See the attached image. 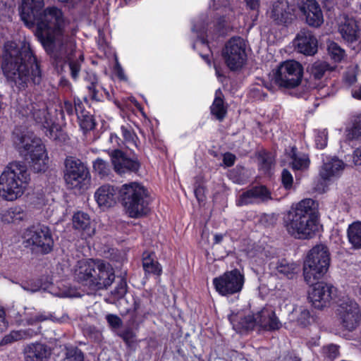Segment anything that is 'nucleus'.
Returning a JSON list of instances; mask_svg holds the SVG:
<instances>
[{
    "instance_id": "obj_7",
    "label": "nucleus",
    "mask_w": 361,
    "mask_h": 361,
    "mask_svg": "<svg viewBox=\"0 0 361 361\" xmlns=\"http://www.w3.org/2000/svg\"><path fill=\"white\" fill-rule=\"evenodd\" d=\"M13 142L19 154L27 161L35 173L44 172L48 168V156L40 138L14 131Z\"/></svg>"
},
{
    "instance_id": "obj_11",
    "label": "nucleus",
    "mask_w": 361,
    "mask_h": 361,
    "mask_svg": "<svg viewBox=\"0 0 361 361\" xmlns=\"http://www.w3.org/2000/svg\"><path fill=\"white\" fill-rule=\"evenodd\" d=\"M303 77V67L295 60L282 62L274 73V83L281 87L293 89L298 87Z\"/></svg>"
},
{
    "instance_id": "obj_59",
    "label": "nucleus",
    "mask_w": 361,
    "mask_h": 361,
    "mask_svg": "<svg viewBox=\"0 0 361 361\" xmlns=\"http://www.w3.org/2000/svg\"><path fill=\"white\" fill-rule=\"evenodd\" d=\"M116 75L120 80H126L127 78L121 66L117 62L114 67Z\"/></svg>"
},
{
    "instance_id": "obj_48",
    "label": "nucleus",
    "mask_w": 361,
    "mask_h": 361,
    "mask_svg": "<svg viewBox=\"0 0 361 361\" xmlns=\"http://www.w3.org/2000/svg\"><path fill=\"white\" fill-rule=\"evenodd\" d=\"M106 320L109 326V327L112 329H118L121 328L123 325V321L116 314H108L106 315Z\"/></svg>"
},
{
    "instance_id": "obj_46",
    "label": "nucleus",
    "mask_w": 361,
    "mask_h": 361,
    "mask_svg": "<svg viewBox=\"0 0 361 361\" xmlns=\"http://www.w3.org/2000/svg\"><path fill=\"white\" fill-rule=\"evenodd\" d=\"M281 183L287 191H290L293 188V177L287 169H283L281 171Z\"/></svg>"
},
{
    "instance_id": "obj_30",
    "label": "nucleus",
    "mask_w": 361,
    "mask_h": 361,
    "mask_svg": "<svg viewBox=\"0 0 361 361\" xmlns=\"http://www.w3.org/2000/svg\"><path fill=\"white\" fill-rule=\"evenodd\" d=\"M342 38L348 43H353L359 39V28L353 18H346L338 27Z\"/></svg>"
},
{
    "instance_id": "obj_45",
    "label": "nucleus",
    "mask_w": 361,
    "mask_h": 361,
    "mask_svg": "<svg viewBox=\"0 0 361 361\" xmlns=\"http://www.w3.org/2000/svg\"><path fill=\"white\" fill-rule=\"evenodd\" d=\"M128 288L126 278L125 276H121L117 282L115 288L112 291V294L118 298H122L126 295Z\"/></svg>"
},
{
    "instance_id": "obj_53",
    "label": "nucleus",
    "mask_w": 361,
    "mask_h": 361,
    "mask_svg": "<svg viewBox=\"0 0 361 361\" xmlns=\"http://www.w3.org/2000/svg\"><path fill=\"white\" fill-rule=\"evenodd\" d=\"M279 361H301V358L294 350H290L279 358Z\"/></svg>"
},
{
    "instance_id": "obj_31",
    "label": "nucleus",
    "mask_w": 361,
    "mask_h": 361,
    "mask_svg": "<svg viewBox=\"0 0 361 361\" xmlns=\"http://www.w3.org/2000/svg\"><path fill=\"white\" fill-rule=\"evenodd\" d=\"M142 268L146 274L160 276L162 274V267L157 260L154 252L144 251L142 253Z\"/></svg>"
},
{
    "instance_id": "obj_14",
    "label": "nucleus",
    "mask_w": 361,
    "mask_h": 361,
    "mask_svg": "<svg viewBox=\"0 0 361 361\" xmlns=\"http://www.w3.org/2000/svg\"><path fill=\"white\" fill-rule=\"evenodd\" d=\"M114 171L123 176L126 174H138L141 169V161L137 154L132 153L128 155L120 149H114L109 152Z\"/></svg>"
},
{
    "instance_id": "obj_1",
    "label": "nucleus",
    "mask_w": 361,
    "mask_h": 361,
    "mask_svg": "<svg viewBox=\"0 0 361 361\" xmlns=\"http://www.w3.org/2000/svg\"><path fill=\"white\" fill-rule=\"evenodd\" d=\"M1 68L8 84L18 92L40 85L43 80L41 62L34 51L13 41L4 44Z\"/></svg>"
},
{
    "instance_id": "obj_44",
    "label": "nucleus",
    "mask_w": 361,
    "mask_h": 361,
    "mask_svg": "<svg viewBox=\"0 0 361 361\" xmlns=\"http://www.w3.org/2000/svg\"><path fill=\"white\" fill-rule=\"evenodd\" d=\"M64 361H84V353L78 347L66 348Z\"/></svg>"
},
{
    "instance_id": "obj_60",
    "label": "nucleus",
    "mask_w": 361,
    "mask_h": 361,
    "mask_svg": "<svg viewBox=\"0 0 361 361\" xmlns=\"http://www.w3.org/2000/svg\"><path fill=\"white\" fill-rule=\"evenodd\" d=\"M109 141L111 143L116 145L118 147H121L123 145H125L123 140H121L116 133H111Z\"/></svg>"
},
{
    "instance_id": "obj_8",
    "label": "nucleus",
    "mask_w": 361,
    "mask_h": 361,
    "mask_svg": "<svg viewBox=\"0 0 361 361\" xmlns=\"http://www.w3.org/2000/svg\"><path fill=\"white\" fill-rule=\"evenodd\" d=\"M126 214L130 218L146 216L149 211L150 195L142 183L133 181L120 187V202Z\"/></svg>"
},
{
    "instance_id": "obj_61",
    "label": "nucleus",
    "mask_w": 361,
    "mask_h": 361,
    "mask_svg": "<svg viewBox=\"0 0 361 361\" xmlns=\"http://www.w3.org/2000/svg\"><path fill=\"white\" fill-rule=\"evenodd\" d=\"M315 142H316L317 148L321 149H324L327 145V138L324 137L323 139L322 137L320 135H318L316 137Z\"/></svg>"
},
{
    "instance_id": "obj_12",
    "label": "nucleus",
    "mask_w": 361,
    "mask_h": 361,
    "mask_svg": "<svg viewBox=\"0 0 361 361\" xmlns=\"http://www.w3.org/2000/svg\"><path fill=\"white\" fill-rule=\"evenodd\" d=\"M25 238L33 251L47 255L53 250L54 242L51 229L47 226L38 224L27 228Z\"/></svg>"
},
{
    "instance_id": "obj_18",
    "label": "nucleus",
    "mask_w": 361,
    "mask_h": 361,
    "mask_svg": "<svg viewBox=\"0 0 361 361\" xmlns=\"http://www.w3.org/2000/svg\"><path fill=\"white\" fill-rule=\"evenodd\" d=\"M295 50L305 56H314L318 51V40L313 32L307 29H301L293 40Z\"/></svg>"
},
{
    "instance_id": "obj_49",
    "label": "nucleus",
    "mask_w": 361,
    "mask_h": 361,
    "mask_svg": "<svg viewBox=\"0 0 361 361\" xmlns=\"http://www.w3.org/2000/svg\"><path fill=\"white\" fill-rule=\"evenodd\" d=\"M244 326L247 329H253L255 326H259L258 312L256 314H248L245 316L243 322Z\"/></svg>"
},
{
    "instance_id": "obj_15",
    "label": "nucleus",
    "mask_w": 361,
    "mask_h": 361,
    "mask_svg": "<svg viewBox=\"0 0 361 361\" xmlns=\"http://www.w3.org/2000/svg\"><path fill=\"white\" fill-rule=\"evenodd\" d=\"M226 66L231 71L243 67L247 60L245 44L240 37H233L226 44L222 51Z\"/></svg>"
},
{
    "instance_id": "obj_47",
    "label": "nucleus",
    "mask_w": 361,
    "mask_h": 361,
    "mask_svg": "<svg viewBox=\"0 0 361 361\" xmlns=\"http://www.w3.org/2000/svg\"><path fill=\"white\" fill-rule=\"evenodd\" d=\"M323 353L326 357L334 360L339 356V346L335 344H329L324 346Z\"/></svg>"
},
{
    "instance_id": "obj_56",
    "label": "nucleus",
    "mask_w": 361,
    "mask_h": 361,
    "mask_svg": "<svg viewBox=\"0 0 361 361\" xmlns=\"http://www.w3.org/2000/svg\"><path fill=\"white\" fill-rule=\"evenodd\" d=\"M27 284L28 286H30V287L23 286V288L25 290H30L32 292H36V291L39 290L41 289L42 285L41 281H39V280H37L36 281H33L27 282Z\"/></svg>"
},
{
    "instance_id": "obj_25",
    "label": "nucleus",
    "mask_w": 361,
    "mask_h": 361,
    "mask_svg": "<svg viewBox=\"0 0 361 361\" xmlns=\"http://www.w3.org/2000/svg\"><path fill=\"white\" fill-rule=\"evenodd\" d=\"M73 226L75 230L81 232L82 238H90L95 233V228L92 226L89 214L84 212L78 211L73 214Z\"/></svg>"
},
{
    "instance_id": "obj_39",
    "label": "nucleus",
    "mask_w": 361,
    "mask_h": 361,
    "mask_svg": "<svg viewBox=\"0 0 361 361\" xmlns=\"http://www.w3.org/2000/svg\"><path fill=\"white\" fill-rule=\"evenodd\" d=\"M117 335L123 340L127 348H131L136 342V333L130 326L126 327Z\"/></svg>"
},
{
    "instance_id": "obj_40",
    "label": "nucleus",
    "mask_w": 361,
    "mask_h": 361,
    "mask_svg": "<svg viewBox=\"0 0 361 361\" xmlns=\"http://www.w3.org/2000/svg\"><path fill=\"white\" fill-rule=\"evenodd\" d=\"M259 169L266 172L269 171L273 164V158L271 153L267 150H262L257 154Z\"/></svg>"
},
{
    "instance_id": "obj_50",
    "label": "nucleus",
    "mask_w": 361,
    "mask_h": 361,
    "mask_svg": "<svg viewBox=\"0 0 361 361\" xmlns=\"http://www.w3.org/2000/svg\"><path fill=\"white\" fill-rule=\"evenodd\" d=\"M21 338V334L18 331H12L9 334L6 335L1 343L3 344H8L13 343V341H18Z\"/></svg>"
},
{
    "instance_id": "obj_10",
    "label": "nucleus",
    "mask_w": 361,
    "mask_h": 361,
    "mask_svg": "<svg viewBox=\"0 0 361 361\" xmlns=\"http://www.w3.org/2000/svg\"><path fill=\"white\" fill-rule=\"evenodd\" d=\"M64 180L69 189L79 191L88 188L91 176L86 164L74 156H67L64 160Z\"/></svg>"
},
{
    "instance_id": "obj_24",
    "label": "nucleus",
    "mask_w": 361,
    "mask_h": 361,
    "mask_svg": "<svg viewBox=\"0 0 361 361\" xmlns=\"http://www.w3.org/2000/svg\"><path fill=\"white\" fill-rule=\"evenodd\" d=\"M87 82V89L90 99L95 102H104V99L112 100L110 92L102 87L98 82L95 74L87 73L85 78Z\"/></svg>"
},
{
    "instance_id": "obj_32",
    "label": "nucleus",
    "mask_w": 361,
    "mask_h": 361,
    "mask_svg": "<svg viewBox=\"0 0 361 361\" xmlns=\"http://www.w3.org/2000/svg\"><path fill=\"white\" fill-rule=\"evenodd\" d=\"M345 164L337 157L324 163L319 171V176L324 180H329L332 176L338 175L344 169Z\"/></svg>"
},
{
    "instance_id": "obj_16",
    "label": "nucleus",
    "mask_w": 361,
    "mask_h": 361,
    "mask_svg": "<svg viewBox=\"0 0 361 361\" xmlns=\"http://www.w3.org/2000/svg\"><path fill=\"white\" fill-rule=\"evenodd\" d=\"M44 6V0H22L19 6L20 16L27 27L37 26L42 15Z\"/></svg>"
},
{
    "instance_id": "obj_62",
    "label": "nucleus",
    "mask_w": 361,
    "mask_h": 361,
    "mask_svg": "<svg viewBox=\"0 0 361 361\" xmlns=\"http://www.w3.org/2000/svg\"><path fill=\"white\" fill-rule=\"evenodd\" d=\"M247 6L252 11L257 10L259 6L258 0H245Z\"/></svg>"
},
{
    "instance_id": "obj_23",
    "label": "nucleus",
    "mask_w": 361,
    "mask_h": 361,
    "mask_svg": "<svg viewBox=\"0 0 361 361\" xmlns=\"http://www.w3.org/2000/svg\"><path fill=\"white\" fill-rule=\"evenodd\" d=\"M286 157L291 161L289 166L294 171H305L310 168V159L307 153L299 151L295 145L285 149Z\"/></svg>"
},
{
    "instance_id": "obj_42",
    "label": "nucleus",
    "mask_w": 361,
    "mask_h": 361,
    "mask_svg": "<svg viewBox=\"0 0 361 361\" xmlns=\"http://www.w3.org/2000/svg\"><path fill=\"white\" fill-rule=\"evenodd\" d=\"M93 170L101 178L107 177L110 173L109 164L101 158H97L93 162Z\"/></svg>"
},
{
    "instance_id": "obj_35",
    "label": "nucleus",
    "mask_w": 361,
    "mask_h": 361,
    "mask_svg": "<svg viewBox=\"0 0 361 361\" xmlns=\"http://www.w3.org/2000/svg\"><path fill=\"white\" fill-rule=\"evenodd\" d=\"M121 132L125 145H128V146H133L137 149H140V142L139 138L133 128L129 124L121 126Z\"/></svg>"
},
{
    "instance_id": "obj_29",
    "label": "nucleus",
    "mask_w": 361,
    "mask_h": 361,
    "mask_svg": "<svg viewBox=\"0 0 361 361\" xmlns=\"http://www.w3.org/2000/svg\"><path fill=\"white\" fill-rule=\"evenodd\" d=\"M78 108L79 112L77 115V120L80 130L83 135H87L96 128L97 123L94 115L87 111L85 106L81 109L80 103L78 104Z\"/></svg>"
},
{
    "instance_id": "obj_51",
    "label": "nucleus",
    "mask_w": 361,
    "mask_h": 361,
    "mask_svg": "<svg viewBox=\"0 0 361 361\" xmlns=\"http://www.w3.org/2000/svg\"><path fill=\"white\" fill-rule=\"evenodd\" d=\"M243 170V167L238 168V166L230 171L229 178L233 180L234 183L240 184L242 183V178L240 176L241 171Z\"/></svg>"
},
{
    "instance_id": "obj_27",
    "label": "nucleus",
    "mask_w": 361,
    "mask_h": 361,
    "mask_svg": "<svg viewBox=\"0 0 361 361\" xmlns=\"http://www.w3.org/2000/svg\"><path fill=\"white\" fill-rule=\"evenodd\" d=\"M259 326L264 331H274L281 328V323L274 310L264 308L258 312Z\"/></svg>"
},
{
    "instance_id": "obj_9",
    "label": "nucleus",
    "mask_w": 361,
    "mask_h": 361,
    "mask_svg": "<svg viewBox=\"0 0 361 361\" xmlns=\"http://www.w3.org/2000/svg\"><path fill=\"white\" fill-rule=\"evenodd\" d=\"M37 104L30 100L23 103L18 102L17 111L23 117L32 118L36 123L41 126L47 137L59 143H65L68 135L52 118L45 108H37Z\"/></svg>"
},
{
    "instance_id": "obj_52",
    "label": "nucleus",
    "mask_w": 361,
    "mask_h": 361,
    "mask_svg": "<svg viewBox=\"0 0 361 361\" xmlns=\"http://www.w3.org/2000/svg\"><path fill=\"white\" fill-rule=\"evenodd\" d=\"M236 157L231 152H226L223 155V163L226 167H231L234 165Z\"/></svg>"
},
{
    "instance_id": "obj_13",
    "label": "nucleus",
    "mask_w": 361,
    "mask_h": 361,
    "mask_svg": "<svg viewBox=\"0 0 361 361\" xmlns=\"http://www.w3.org/2000/svg\"><path fill=\"white\" fill-rule=\"evenodd\" d=\"M244 283V274L237 268L226 271L213 279V285L216 292L222 296H230L240 293Z\"/></svg>"
},
{
    "instance_id": "obj_28",
    "label": "nucleus",
    "mask_w": 361,
    "mask_h": 361,
    "mask_svg": "<svg viewBox=\"0 0 361 361\" xmlns=\"http://www.w3.org/2000/svg\"><path fill=\"white\" fill-rule=\"evenodd\" d=\"M210 113L219 121H223L228 114V104L220 88L215 91L214 99L210 106Z\"/></svg>"
},
{
    "instance_id": "obj_58",
    "label": "nucleus",
    "mask_w": 361,
    "mask_h": 361,
    "mask_svg": "<svg viewBox=\"0 0 361 361\" xmlns=\"http://www.w3.org/2000/svg\"><path fill=\"white\" fill-rule=\"evenodd\" d=\"M48 318L46 315L44 314H37L34 317H30L28 320H27V323L29 324H31V325H33L36 323H38V322H44L45 320H47Z\"/></svg>"
},
{
    "instance_id": "obj_4",
    "label": "nucleus",
    "mask_w": 361,
    "mask_h": 361,
    "mask_svg": "<svg viewBox=\"0 0 361 361\" xmlns=\"http://www.w3.org/2000/svg\"><path fill=\"white\" fill-rule=\"evenodd\" d=\"M319 220L317 204L307 198L291 207L284 217V226L295 238L310 239L319 231Z\"/></svg>"
},
{
    "instance_id": "obj_57",
    "label": "nucleus",
    "mask_w": 361,
    "mask_h": 361,
    "mask_svg": "<svg viewBox=\"0 0 361 361\" xmlns=\"http://www.w3.org/2000/svg\"><path fill=\"white\" fill-rule=\"evenodd\" d=\"M71 74L73 79H76L80 71V66L76 62L71 61L69 63Z\"/></svg>"
},
{
    "instance_id": "obj_3",
    "label": "nucleus",
    "mask_w": 361,
    "mask_h": 361,
    "mask_svg": "<svg viewBox=\"0 0 361 361\" xmlns=\"http://www.w3.org/2000/svg\"><path fill=\"white\" fill-rule=\"evenodd\" d=\"M330 264L329 252L324 246L317 245L311 249L304 262L303 276L307 284L312 286L308 298L312 306L322 310L333 298L334 287L319 281L326 273Z\"/></svg>"
},
{
    "instance_id": "obj_63",
    "label": "nucleus",
    "mask_w": 361,
    "mask_h": 361,
    "mask_svg": "<svg viewBox=\"0 0 361 361\" xmlns=\"http://www.w3.org/2000/svg\"><path fill=\"white\" fill-rule=\"evenodd\" d=\"M213 2V6L215 7L216 9H218L219 7H226L228 5V0H212Z\"/></svg>"
},
{
    "instance_id": "obj_36",
    "label": "nucleus",
    "mask_w": 361,
    "mask_h": 361,
    "mask_svg": "<svg viewBox=\"0 0 361 361\" xmlns=\"http://www.w3.org/2000/svg\"><path fill=\"white\" fill-rule=\"evenodd\" d=\"M316 319L317 316L314 313L306 308H303L300 309V313L296 319V323L299 326L305 328L314 323Z\"/></svg>"
},
{
    "instance_id": "obj_19",
    "label": "nucleus",
    "mask_w": 361,
    "mask_h": 361,
    "mask_svg": "<svg viewBox=\"0 0 361 361\" xmlns=\"http://www.w3.org/2000/svg\"><path fill=\"white\" fill-rule=\"evenodd\" d=\"M298 6L310 26L319 27L323 24V13L316 0H298Z\"/></svg>"
},
{
    "instance_id": "obj_21",
    "label": "nucleus",
    "mask_w": 361,
    "mask_h": 361,
    "mask_svg": "<svg viewBox=\"0 0 361 361\" xmlns=\"http://www.w3.org/2000/svg\"><path fill=\"white\" fill-rule=\"evenodd\" d=\"M94 199L99 207L110 208L120 202V187L104 184L94 192Z\"/></svg>"
},
{
    "instance_id": "obj_20",
    "label": "nucleus",
    "mask_w": 361,
    "mask_h": 361,
    "mask_svg": "<svg viewBox=\"0 0 361 361\" xmlns=\"http://www.w3.org/2000/svg\"><path fill=\"white\" fill-rule=\"evenodd\" d=\"M272 200L270 190L264 185H254L243 191L238 197L236 204L245 206L256 202H267Z\"/></svg>"
},
{
    "instance_id": "obj_54",
    "label": "nucleus",
    "mask_w": 361,
    "mask_h": 361,
    "mask_svg": "<svg viewBox=\"0 0 361 361\" xmlns=\"http://www.w3.org/2000/svg\"><path fill=\"white\" fill-rule=\"evenodd\" d=\"M8 325V322L6 318V310L4 307L0 305V333L7 329Z\"/></svg>"
},
{
    "instance_id": "obj_2",
    "label": "nucleus",
    "mask_w": 361,
    "mask_h": 361,
    "mask_svg": "<svg viewBox=\"0 0 361 361\" xmlns=\"http://www.w3.org/2000/svg\"><path fill=\"white\" fill-rule=\"evenodd\" d=\"M64 32L65 19L61 9L56 6L44 8L37 23L35 35L58 73L63 71L66 64Z\"/></svg>"
},
{
    "instance_id": "obj_26",
    "label": "nucleus",
    "mask_w": 361,
    "mask_h": 361,
    "mask_svg": "<svg viewBox=\"0 0 361 361\" xmlns=\"http://www.w3.org/2000/svg\"><path fill=\"white\" fill-rule=\"evenodd\" d=\"M25 361H48L51 355V349L41 343H31L25 348Z\"/></svg>"
},
{
    "instance_id": "obj_17",
    "label": "nucleus",
    "mask_w": 361,
    "mask_h": 361,
    "mask_svg": "<svg viewBox=\"0 0 361 361\" xmlns=\"http://www.w3.org/2000/svg\"><path fill=\"white\" fill-rule=\"evenodd\" d=\"M338 312L341 325L345 329L352 331L359 325L361 314L359 306L355 301L341 303Z\"/></svg>"
},
{
    "instance_id": "obj_22",
    "label": "nucleus",
    "mask_w": 361,
    "mask_h": 361,
    "mask_svg": "<svg viewBox=\"0 0 361 361\" xmlns=\"http://www.w3.org/2000/svg\"><path fill=\"white\" fill-rule=\"evenodd\" d=\"M270 18L275 25L287 27L295 18V15L287 1H278L272 6Z\"/></svg>"
},
{
    "instance_id": "obj_6",
    "label": "nucleus",
    "mask_w": 361,
    "mask_h": 361,
    "mask_svg": "<svg viewBox=\"0 0 361 361\" xmlns=\"http://www.w3.org/2000/svg\"><path fill=\"white\" fill-rule=\"evenodd\" d=\"M30 180V174L24 162H10L0 176V195L7 201L16 200L24 194Z\"/></svg>"
},
{
    "instance_id": "obj_33",
    "label": "nucleus",
    "mask_w": 361,
    "mask_h": 361,
    "mask_svg": "<svg viewBox=\"0 0 361 361\" xmlns=\"http://www.w3.org/2000/svg\"><path fill=\"white\" fill-rule=\"evenodd\" d=\"M278 274L288 279L294 278L299 270L298 266L294 262H289L286 259H281L276 267Z\"/></svg>"
},
{
    "instance_id": "obj_38",
    "label": "nucleus",
    "mask_w": 361,
    "mask_h": 361,
    "mask_svg": "<svg viewBox=\"0 0 361 361\" xmlns=\"http://www.w3.org/2000/svg\"><path fill=\"white\" fill-rule=\"evenodd\" d=\"M327 51L331 60L335 63H340L345 56V50L333 41L329 44Z\"/></svg>"
},
{
    "instance_id": "obj_64",
    "label": "nucleus",
    "mask_w": 361,
    "mask_h": 361,
    "mask_svg": "<svg viewBox=\"0 0 361 361\" xmlns=\"http://www.w3.org/2000/svg\"><path fill=\"white\" fill-rule=\"evenodd\" d=\"M208 53L207 54H200V56L201 58L208 64H210V59L212 56V51L211 49H208Z\"/></svg>"
},
{
    "instance_id": "obj_5",
    "label": "nucleus",
    "mask_w": 361,
    "mask_h": 361,
    "mask_svg": "<svg viewBox=\"0 0 361 361\" xmlns=\"http://www.w3.org/2000/svg\"><path fill=\"white\" fill-rule=\"evenodd\" d=\"M73 276L77 282L92 290L107 288L115 279L112 266L102 259L79 260Z\"/></svg>"
},
{
    "instance_id": "obj_55",
    "label": "nucleus",
    "mask_w": 361,
    "mask_h": 361,
    "mask_svg": "<svg viewBox=\"0 0 361 361\" xmlns=\"http://www.w3.org/2000/svg\"><path fill=\"white\" fill-rule=\"evenodd\" d=\"M205 188L202 185H199L195 187L194 190L195 196L199 202H204L206 199L205 196Z\"/></svg>"
},
{
    "instance_id": "obj_34",
    "label": "nucleus",
    "mask_w": 361,
    "mask_h": 361,
    "mask_svg": "<svg viewBox=\"0 0 361 361\" xmlns=\"http://www.w3.org/2000/svg\"><path fill=\"white\" fill-rule=\"evenodd\" d=\"M347 237L353 249L361 248V221H355L348 226Z\"/></svg>"
},
{
    "instance_id": "obj_43",
    "label": "nucleus",
    "mask_w": 361,
    "mask_h": 361,
    "mask_svg": "<svg viewBox=\"0 0 361 361\" xmlns=\"http://www.w3.org/2000/svg\"><path fill=\"white\" fill-rule=\"evenodd\" d=\"M329 69V64L326 62H315L310 68V73L314 79H321Z\"/></svg>"
},
{
    "instance_id": "obj_41",
    "label": "nucleus",
    "mask_w": 361,
    "mask_h": 361,
    "mask_svg": "<svg viewBox=\"0 0 361 361\" xmlns=\"http://www.w3.org/2000/svg\"><path fill=\"white\" fill-rule=\"evenodd\" d=\"M80 103V106L84 107V104L79 97H74L73 102L69 100H65L62 106V111H65L68 116H73L78 114L79 110H78V104Z\"/></svg>"
},
{
    "instance_id": "obj_37",
    "label": "nucleus",
    "mask_w": 361,
    "mask_h": 361,
    "mask_svg": "<svg viewBox=\"0 0 361 361\" xmlns=\"http://www.w3.org/2000/svg\"><path fill=\"white\" fill-rule=\"evenodd\" d=\"M352 126L348 133L350 140H359L361 138V114L354 115L351 118Z\"/></svg>"
}]
</instances>
